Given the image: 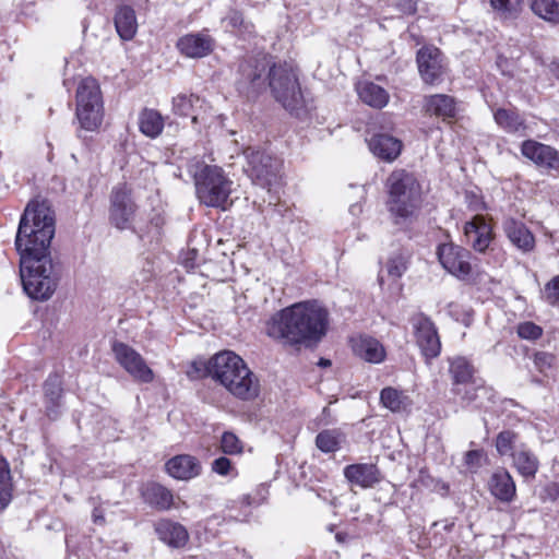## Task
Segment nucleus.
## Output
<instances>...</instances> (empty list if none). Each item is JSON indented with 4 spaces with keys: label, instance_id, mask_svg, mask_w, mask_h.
Returning <instances> with one entry per match:
<instances>
[{
    "label": "nucleus",
    "instance_id": "nucleus-41",
    "mask_svg": "<svg viewBox=\"0 0 559 559\" xmlns=\"http://www.w3.org/2000/svg\"><path fill=\"white\" fill-rule=\"evenodd\" d=\"M490 3L504 19L516 17L522 9V0H490Z\"/></svg>",
    "mask_w": 559,
    "mask_h": 559
},
{
    "label": "nucleus",
    "instance_id": "nucleus-1",
    "mask_svg": "<svg viewBox=\"0 0 559 559\" xmlns=\"http://www.w3.org/2000/svg\"><path fill=\"white\" fill-rule=\"evenodd\" d=\"M55 221L48 206L27 204L19 225L15 247L20 254L23 290L33 300H48L58 287L59 267L51 258Z\"/></svg>",
    "mask_w": 559,
    "mask_h": 559
},
{
    "label": "nucleus",
    "instance_id": "nucleus-18",
    "mask_svg": "<svg viewBox=\"0 0 559 559\" xmlns=\"http://www.w3.org/2000/svg\"><path fill=\"white\" fill-rule=\"evenodd\" d=\"M154 527L158 538L170 547H182L189 539V534L186 527L168 519L157 521Z\"/></svg>",
    "mask_w": 559,
    "mask_h": 559
},
{
    "label": "nucleus",
    "instance_id": "nucleus-22",
    "mask_svg": "<svg viewBox=\"0 0 559 559\" xmlns=\"http://www.w3.org/2000/svg\"><path fill=\"white\" fill-rule=\"evenodd\" d=\"M345 477L362 488L372 487L380 481L379 469L373 464H353L344 469Z\"/></svg>",
    "mask_w": 559,
    "mask_h": 559
},
{
    "label": "nucleus",
    "instance_id": "nucleus-14",
    "mask_svg": "<svg viewBox=\"0 0 559 559\" xmlns=\"http://www.w3.org/2000/svg\"><path fill=\"white\" fill-rule=\"evenodd\" d=\"M464 234L472 248L478 252H485L492 239V228L481 215H475L465 223Z\"/></svg>",
    "mask_w": 559,
    "mask_h": 559
},
{
    "label": "nucleus",
    "instance_id": "nucleus-23",
    "mask_svg": "<svg viewBox=\"0 0 559 559\" xmlns=\"http://www.w3.org/2000/svg\"><path fill=\"white\" fill-rule=\"evenodd\" d=\"M356 91L364 104L376 109L385 107L390 99V95L384 87L370 81L359 82L356 85Z\"/></svg>",
    "mask_w": 559,
    "mask_h": 559
},
{
    "label": "nucleus",
    "instance_id": "nucleus-20",
    "mask_svg": "<svg viewBox=\"0 0 559 559\" xmlns=\"http://www.w3.org/2000/svg\"><path fill=\"white\" fill-rule=\"evenodd\" d=\"M369 150L377 157L393 162L401 154L402 142L389 134H374L368 140Z\"/></svg>",
    "mask_w": 559,
    "mask_h": 559
},
{
    "label": "nucleus",
    "instance_id": "nucleus-4",
    "mask_svg": "<svg viewBox=\"0 0 559 559\" xmlns=\"http://www.w3.org/2000/svg\"><path fill=\"white\" fill-rule=\"evenodd\" d=\"M214 380L233 396L252 401L260 393V381L246 361L234 352L224 350L213 356Z\"/></svg>",
    "mask_w": 559,
    "mask_h": 559
},
{
    "label": "nucleus",
    "instance_id": "nucleus-37",
    "mask_svg": "<svg viewBox=\"0 0 559 559\" xmlns=\"http://www.w3.org/2000/svg\"><path fill=\"white\" fill-rule=\"evenodd\" d=\"M479 393H484L489 401H493L495 392L492 388L486 385L481 380H473L471 383L464 385V390L460 395L466 404H472L480 400Z\"/></svg>",
    "mask_w": 559,
    "mask_h": 559
},
{
    "label": "nucleus",
    "instance_id": "nucleus-24",
    "mask_svg": "<svg viewBox=\"0 0 559 559\" xmlns=\"http://www.w3.org/2000/svg\"><path fill=\"white\" fill-rule=\"evenodd\" d=\"M512 464L518 473L526 479H533L539 467L537 456L524 444L512 452Z\"/></svg>",
    "mask_w": 559,
    "mask_h": 559
},
{
    "label": "nucleus",
    "instance_id": "nucleus-6",
    "mask_svg": "<svg viewBox=\"0 0 559 559\" xmlns=\"http://www.w3.org/2000/svg\"><path fill=\"white\" fill-rule=\"evenodd\" d=\"M386 187L388 209L396 223L414 217L421 204V188L415 176L403 169L394 170Z\"/></svg>",
    "mask_w": 559,
    "mask_h": 559
},
{
    "label": "nucleus",
    "instance_id": "nucleus-29",
    "mask_svg": "<svg viewBox=\"0 0 559 559\" xmlns=\"http://www.w3.org/2000/svg\"><path fill=\"white\" fill-rule=\"evenodd\" d=\"M146 503L158 510H168L173 506L174 496L170 490L158 484H150L143 490Z\"/></svg>",
    "mask_w": 559,
    "mask_h": 559
},
{
    "label": "nucleus",
    "instance_id": "nucleus-30",
    "mask_svg": "<svg viewBox=\"0 0 559 559\" xmlns=\"http://www.w3.org/2000/svg\"><path fill=\"white\" fill-rule=\"evenodd\" d=\"M202 105L203 100L194 94H179L173 98V111L183 117L191 116L193 123H197L199 120L197 109L201 108Z\"/></svg>",
    "mask_w": 559,
    "mask_h": 559
},
{
    "label": "nucleus",
    "instance_id": "nucleus-57",
    "mask_svg": "<svg viewBox=\"0 0 559 559\" xmlns=\"http://www.w3.org/2000/svg\"><path fill=\"white\" fill-rule=\"evenodd\" d=\"M479 394H480V400H478V401L476 402V405H477L478 407H483V406H485V405H486V402H490V401L487 399V395H484V393H479Z\"/></svg>",
    "mask_w": 559,
    "mask_h": 559
},
{
    "label": "nucleus",
    "instance_id": "nucleus-52",
    "mask_svg": "<svg viewBox=\"0 0 559 559\" xmlns=\"http://www.w3.org/2000/svg\"><path fill=\"white\" fill-rule=\"evenodd\" d=\"M457 305L450 304L449 305V313L455 318L457 321H462L464 324L468 325L471 322V313L468 310L463 311V317L460 318L457 311H456Z\"/></svg>",
    "mask_w": 559,
    "mask_h": 559
},
{
    "label": "nucleus",
    "instance_id": "nucleus-43",
    "mask_svg": "<svg viewBox=\"0 0 559 559\" xmlns=\"http://www.w3.org/2000/svg\"><path fill=\"white\" fill-rule=\"evenodd\" d=\"M187 374L191 379L211 377L214 380L213 357L207 361L194 360L191 364L190 370H188Z\"/></svg>",
    "mask_w": 559,
    "mask_h": 559
},
{
    "label": "nucleus",
    "instance_id": "nucleus-42",
    "mask_svg": "<svg viewBox=\"0 0 559 559\" xmlns=\"http://www.w3.org/2000/svg\"><path fill=\"white\" fill-rule=\"evenodd\" d=\"M454 527L453 520H442L439 522H435L430 530L429 534L436 546H441L444 542H447L448 535L452 532Z\"/></svg>",
    "mask_w": 559,
    "mask_h": 559
},
{
    "label": "nucleus",
    "instance_id": "nucleus-16",
    "mask_svg": "<svg viewBox=\"0 0 559 559\" xmlns=\"http://www.w3.org/2000/svg\"><path fill=\"white\" fill-rule=\"evenodd\" d=\"M352 349L360 359L370 364H380L385 359L383 345L369 335H357L350 338Z\"/></svg>",
    "mask_w": 559,
    "mask_h": 559
},
{
    "label": "nucleus",
    "instance_id": "nucleus-5",
    "mask_svg": "<svg viewBox=\"0 0 559 559\" xmlns=\"http://www.w3.org/2000/svg\"><path fill=\"white\" fill-rule=\"evenodd\" d=\"M188 171L193 177L200 203L209 207L227 209L234 182L221 167L193 159L188 164Z\"/></svg>",
    "mask_w": 559,
    "mask_h": 559
},
{
    "label": "nucleus",
    "instance_id": "nucleus-39",
    "mask_svg": "<svg viewBox=\"0 0 559 559\" xmlns=\"http://www.w3.org/2000/svg\"><path fill=\"white\" fill-rule=\"evenodd\" d=\"M12 498V478L7 460L0 455V509H4Z\"/></svg>",
    "mask_w": 559,
    "mask_h": 559
},
{
    "label": "nucleus",
    "instance_id": "nucleus-13",
    "mask_svg": "<svg viewBox=\"0 0 559 559\" xmlns=\"http://www.w3.org/2000/svg\"><path fill=\"white\" fill-rule=\"evenodd\" d=\"M176 47L186 58L201 59L213 52L215 39L205 31L189 33L177 40Z\"/></svg>",
    "mask_w": 559,
    "mask_h": 559
},
{
    "label": "nucleus",
    "instance_id": "nucleus-45",
    "mask_svg": "<svg viewBox=\"0 0 559 559\" xmlns=\"http://www.w3.org/2000/svg\"><path fill=\"white\" fill-rule=\"evenodd\" d=\"M516 441V435L513 431H501L496 439V449L500 455H511Z\"/></svg>",
    "mask_w": 559,
    "mask_h": 559
},
{
    "label": "nucleus",
    "instance_id": "nucleus-54",
    "mask_svg": "<svg viewBox=\"0 0 559 559\" xmlns=\"http://www.w3.org/2000/svg\"><path fill=\"white\" fill-rule=\"evenodd\" d=\"M550 72L559 79V61H552L549 66Z\"/></svg>",
    "mask_w": 559,
    "mask_h": 559
},
{
    "label": "nucleus",
    "instance_id": "nucleus-38",
    "mask_svg": "<svg viewBox=\"0 0 559 559\" xmlns=\"http://www.w3.org/2000/svg\"><path fill=\"white\" fill-rule=\"evenodd\" d=\"M343 435L336 429H328L316 437V445L324 453H332L341 448Z\"/></svg>",
    "mask_w": 559,
    "mask_h": 559
},
{
    "label": "nucleus",
    "instance_id": "nucleus-59",
    "mask_svg": "<svg viewBox=\"0 0 559 559\" xmlns=\"http://www.w3.org/2000/svg\"><path fill=\"white\" fill-rule=\"evenodd\" d=\"M556 131L559 133V122L556 124Z\"/></svg>",
    "mask_w": 559,
    "mask_h": 559
},
{
    "label": "nucleus",
    "instance_id": "nucleus-17",
    "mask_svg": "<svg viewBox=\"0 0 559 559\" xmlns=\"http://www.w3.org/2000/svg\"><path fill=\"white\" fill-rule=\"evenodd\" d=\"M502 228L510 242L520 251L526 253L535 248V237L524 223L507 217Z\"/></svg>",
    "mask_w": 559,
    "mask_h": 559
},
{
    "label": "nucleus",
    "instance_id": "nucleus-2",
    "mask_svg": "<svg viewBox=\"0 0 559 559\" xmlns=\"http://www.w3.org/2000/svg\"><path fill=\"white\" fill-rule=\"evenodd\" d=\"M266 56L250 58L239 66V90L249 93H258L264 90L266 81L278 103L289 111H295L302 106V94L297 75L288 64H274L270 67Z\"/></svg>",
    "mask_w": 559,
    "mask_h": 559
},
{
    "label": "nucleus",
    "instance_id": "nucleus-3",
    "mask_svg": "<svg viewBox=\"0 0 559 559\" xmlns=\"http://www.w3.org/2000/svg\"><path fill=\"white\" fill-rule=\"evenodd\" d=\"M329 312L318 301H302L276 312L266 323V334L288 345L319 342L326 333Z\"/></svg>",
    "mask_w": 559,
    "mask_h": 559
},
{
    "label": "nucleus",
    "instance_id": "nucleus-11",
    "mask_svg": "<svg viewBox=\"0 0 559 559\" xmlns=\"http://www.w3.org/2000/svg\"><path fill=\"white\" fill-rule=\"evenodd\" d=\"M416 344L421 354L430 359L439 356L441 342L437 329L431 319L421 312L415 313L411 318Z\"/></svg>",
    "mask_w": 559,
    "mask_h": 559
},
{
    "label": "nucleus",
    "instance_id": "nucleus-25",
    "mask_svg": "<svg viewBox=\"0 0 559 559\" xmlns=\"http://www.w3.org/2000/svg\"><path fill=\"white\" fill-rule=\"evenodd\" d=\"M449 373L453 382V392L461 394V385L471 383L474 374V367L465 357L456 356L449 359Z\"/></svg>",
    "mask_w": 559,
    "mask_h": 559
},
{
    "label": "nucleus",
    "instance_id": "nucleus-58",
    "mask_svg": "<svg viewBox=\"0 0 559 559\" xmlns=\"http://www.w3.org/2000/svg\"><path fill=\"white\" fill-rule=\"evenodd\" d=\"M319 365L322 367H326V366H330L331 362H330V360H326V359H320Z\"/></svg>",
    "mask_w": 559,
    "mask_h": 559
},
{
    "label": "nucleus",
    "instance_id": "nucleus-48",
    "mask_svg": "<svg viewBox=\"0 0 559 559\" xmlns=\"http://www.w3.org/2000/svg\"><path fill=\"white\" fill-rule=\"evenodd\" d=\"M543 298L550 306H559V274L546 283L543 289Z\"/></svg>",
    "mask_w": 559,
    "mask_h": 559
},
{
    "label": "nucleus",
    "instance_id": "nucleus-9",
    "mask_svg": "<svg viewBox=\"0 0 559 559\" xmlns=\"http://www.w3.org/2000/svg\"><path fill=\"white\" fill-rule=\"evenodd\" d=\"M138 206L134 203L131 190L126 186H117L110 194L109 221L118 229L123 230L132 226Z\"/></svg>",
    "mask_w": 559,
    "mask_h": 559
},
{
    "label": "nucleus",
    "instance_id": "nucleus-51",
    "mask_svg": "<svg viewBox=\"0 0 559 559\" xmlns=\"http://www.w3.org/2000/svg\"><path fill=\"white\" fill-rule=\"evenodd\" d=\"M552 356L547 353H536L534 356L535 365L543 370L545 367H550Z\"/></svg>",
    "mask_w": 559,
    "mask_h": 559
},
{
    "label": "nucleus",
    "instance_id": "nucleus-32",
    "mask_svg": "<svg viewBox=\"0 0 559 559\" xmlns=\"http://www.w3.org/2000/svg\"><path fill=\"white\" fill-rule=\"evenodd\" d=\"M139 128L144 135L154 139L162 133L164 119L157 110L145 108L139 115Z\"/></svg>",
    "mask_w": 559,
    "mask_h": 559
},
{
    "label": "nucleus",
    "instance_id": "nucleus-50",
    "mask_svg": "<svg viewBox=\"0 0 559 559\" xmlns=\"http://www.w3.org/2000/svg\"><path fill=\"white\" fill-rule=\"evenodd\" d=\"M483 452L478 450L468 451L465 454V464L469 468H478L481 465Z\"/></svg>",
    "mask_w": 559,
    "mask_h": 559
},
{
    "label": "nucleus",
    "instance_id": "nucleus-35",
    "mask_svg": "<svg viewBox=\"0 0 559 559\" xmlns=\"http://www.w3.org/2000/svg\"><path fill=\"white\" fill-rule=\"evenodd\" d=\"M45 397L47 400V414L55 418L58 415L57 408L60 406L62 396L61 379L58 374H51L44 384Z\"/></svg>",
    "mask_w": 559,
    "mask_h": 559
},
{
    "label": "nucleus",
    "instance_id": "nucleus-21",
    "mask_svg": "<svg viewBox=\"0 0 559 559\" xmlns=\"http://www.w3.org/2000/svg\"><path fill=\"white\" fill-rule=\"evenodd\" d=\"M488 487L491 495L502 502H511L516 495L515 483L504 468L497 469L491 475Z\"/></svg>",
    "mask_w": 559,
    "mask_h": 559
},
{
    "label": "nucleus",
    "instance_id": "nucleus-47",
    "mask_svg": "<svg viewBox=\"0 0 559 559\" xmlns=\"http://www.w3.org/2000/svg\"><path fill=\"white\" fill-rule=\"evenodd\" d=\"M389 275L401 277L406 270V258L402 252L394 253L386 263Z\"/></svg>",
    "mask_w": 559,
    "mask_h": 559
},
{
    "label": "nucleus",
    "instance_id": "nucleus-10",
    "mask_svg": "<svg viewBox=\"0 0 559 559\" xmlns=\"http://www.w3.org/2000/svg\"><path fill=\"white\" fill-rule=\"evenodd\" d=\"M112 353L117 362L135 380L150 383L154 379L153 370L135 349L122 342L112 344Z\"/></svg>",
    "mask_w": 559,
    "mask_h": 559
},
{
    "label": "nucleus",
    "instance_id": "nucleus-49",
    "mask_svg": "<svg viewBox=\"0 0 559 559\" xmlns=\"http://www.w3.org/2000/svg\"><path fill=\"white\" fill-rule=\"evenodd\" d=\"M233 469L230 460L225 456H221L212 463V471L221 476L229 475Z\"/></svg>",
    "mask_w": 559,
    "mask_h": 559
},
{
    "label": "nucleus",
    "instance_id": "nucleus-15",
    "mask_svg": "<svg viewBox=\"0 0 559 559\" xmlns=\"http://www.w3.org/2000/svg\"><path fill=\"white\" fill-rule=\"evenodd\" d=\"M417 64L421 79L435 84L442 73L441 52L436 47H424L417 52Z\"/></svg>",
    "mask_w": 559,
    "mask_h": 559
},
{
    "label": "nucleus",
    "instance_id": "nucleus-44",
    "mask_svg": "<svg viewBox=\"0 0 559 559\" xmlns=\"http://www.w3.org/2000/svg\"><path fill=\"white\" fill-rule=\"evenodd\" d=\"M221 450L228 455L242 453L243 445L240 439L231 431H225L221 438Z\"/></svg>",
    "mask_w": 559,
    "mask_h": 559
},
{
    "label": "nucleus",
    "instance_id": "nucleus-27",
    "mask_svg": "<svg viewBox=\"0 0 559 559\" xmlns=\"http://www.w3.org/2000/svg\"><path fill=\"white\" fill-rule=\"evenodd\" d=\"M424 107L426 112L442 117L443 119L453 118L456 112L454 99L444 94H436L426 97Z\"/></svg>",
    "mask_w": 559,
    "mask_h": 559
},
{
    "label": "nucleus",
    "instance_id": "nucleus-7",
    "mask_svg": "<svg viewBox=\"0 0 559 559\" xmlns=\"http://www.w3.org/2000/svg\"><path fill=\"white\" fill-rule=\"evenodd\" d=\"M247 158L246 173L252 183L271 192L280 182L281 162L264 151L248 147L245 151Z\"/></svg>",
    "mask_w": 559,
    "mask_h": 559
},
{
    "label": "nucleus",
    "instance_id": "nucleus-12",
    "mask_svg": "<svg viewBox=\"0 0 559 559\" xmlns=\"http://www.w3.org/2000/svg\"><path fill=\"white\" fill-rule=\"evenodd\" d=\"M521 153L538 167L547 170L548 174L557 177L559 175V152L544 143L526 140L521 145Z\"/></svg>",
    "mask_w": 559,
    "mask_h": 559
},
{
    "label": "nucleus",
    "instance_id": "nucleus-28",
    "mask_svg": "<svg viewBox=\"0 0 559 559\" xmlns=\"http://www.w3.org/2000/svg\"><path fill=\"white\" fill-rule=\"evenodd\" d=\"M103 105L99 85L93 78L83 79L76 90V107Z\"/></svg>",
    "mask_w": 559,
    "mask_h": 559
},
{
    "label": "nucleus",
    "instance_id": "nucleus-26",
    "mask_svg": "<svg viewBox=\"0 0 559 559\" xmlns=\"http://www.w3.org/2000/svg\"><path fill=\"white\" fill-rule=\"evenodd\" d=\"M115 26L121 39H132L138 29L134 10L129 5L119 7L115 15Z\"/></svg>",
    "mask_w": 559,
    "mask_h": 559
},
{
    "label": "nucleus",
    "instance_id": "nucleus-55",
    "mask_svg": "<svg viewBox=\"0 0 559 559\" xmlns=\"http://www.w3.org/2000/svg\"><path fill=\"white\" fill-rule=\"evenodd\" d=\"M361 211H362L361 205L358 204V203L352 204L350 207H349V212L353 215H358V214L361 213Z\"/></svg>",
    "mask_w": 559,
    "mask_h": 559
},
{
    "label": "nucleus",
    "instance_id": "nucleus-40",
    "mask_svg": "<svg viewBox=\"0 0 559 559\" xmlns=\"http://www.w3.org/2000/svg\"><path fill=\"white\" fill-rule=\"evenodd\" d=\"M222 23L226 29L239 34H250L252 32L251 23L247 22L240 11L229 10Z\"/></svg>",
    "mask_w": 559,
    "mask_h": 559
},
{
    "label": "nucleus",
    "instance_id": "nucleus-19",
    "mask_svg": "<svg viewBox=\"0 0 559 559\" xmlns=\"http://www.w3.org/2000/svg\"><path fill=\"white\" fill-rule=\"evenodd\" d=\"M201 464L198 459L188 454L174 456L166 463L167 473L181 480H189L201 473Z\"/></svg>",
    "mask_w": 559,
    "mask_h": 559
},
{
    "label": "nucleus",
    "instance_id": "nucleus-53",
    "mask_svg": "<svg viewBox=\"0 0 559 559\" xmlns=\"http://www.w3.org/2000/svg\"><path fill=\"white\" fill-rule=\"evenodd\" d=\"M349 536L347 533L338 532L335 534V539L338 544H345L348 540Z\"/></svg>",
    "mask_w": 559,
    "mask_h": 559
},
{
    "label": "nucleus",
    "instance_id": "nucleus-46",
    "mask_svg": "<svg viewBox=\"0 0 559 559\" xmlns=\"http://www.w3.org/2000/svg\"><path fill=\"white\" fill-rule=\"evenodd\" d=\"M516 332L519 337L527 341H536L543 335V329L531 321L520 323Z\"/></svg>",
    "mask_w": 559,
    "mask_h": 559
},
{
    "label": "nucleus",
    "instance_id": "nucleus-31",
    "mask_svg": "<svg viewBox=\"0 0 559 559\" xmlns=\"http://www.w3.org/2000/svg\"><path fill=\"white\" fill-rule=\"evenodd\" d=\"M493 117L497 124L506 132L524 134L526 130L524 119L514 110L499 108Z\"/></svg>",
    "mask_w": 559,
    "mask_h": 559
},
{
    "label": "nucleus",
    "instance_id": "nucleus-36",
    "mask_svg": "<svg viewBox=\"0 0 559 559\" xmlns=\"http://www.w3.org/2000/svg\"><path fill=\"white\" fill-rule=\"evenodd\" d=\"M531 9L544 21L559 24V0H532Z\"/></svg>",
    "mask_w": 559,
    "mask_h": 559
},
{
    "label": "nucleus",
    "instance_id": "nucleus-56",
    "mask_svg": "<svg viewBox=\"0 0 559 559\" xmlns=\"http://www.w3.org/2000/svg\"><path fill=\"white\" fill-rule=\"evenodd\" d=\"M93 518L95 523H104V516L100 513H98L97 509L94 510Z\"/></svg>",
    "mask_w": 559,
    "mask_h": 559
},
{
    "label": "nucleus",
    "instance_id": "nucleus-34",
    "mask_svg": "<svg viewBox=\"0 0 559 559\" xmlns=\"http://www.w3.org/2000/svg\"><path fill=\"white\" fill-rule=\"evenodd\" d=\"M380 401L383 407L393 413L404 412L412 405V400L408 395L392 386L382 389Z\"/></svg>",
    "mask_w": 559,
    "mask_h": 559
},
{
    "label": "nucleus",
    "instance_id": "nucleus-8",
    "mask_svg": "<svg viewBox=\"0 0 559 559\" xmlns=\"http://www.w3.org/2000/svg\"><path fill=\"white\" fill-rule=\"evenodd\" d=\"M437 255L442 267L459 280H466L472 274L471 252L453 242L440 243Z\"/></svg>",
    "mask_w": 559,
    "mask_h": 559
},
{
    "label": "nucleus",
    "instance_id": "nucleus-33",
    "mask_svg": "<svg viewBox=\"0 0 559 559\" xmlns=\"http://www.w3.org/2000/svg\"><path fill=\"white\" fill-rule=\"evenodd\" d=\"M75 115L82 129L95 131L103 122L104 106L91 104L86 107H76Z\"/></svg>",
    "mask_w": 559,
    "mask_h": 559
}]
</instances>
